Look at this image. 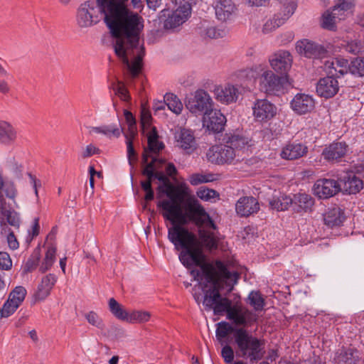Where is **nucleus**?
Here are the masks:
<instances>
[{
  "mask_svg": "<svg viewBox=\"0 0 364 364\" xmlns=\"http://www.w3.org/2000/svg\"><path fill=\"white\" fill-rule=\"evenodd\" d=\"M128 0H96L99 11L116 38L115 54L127 67L132 80L141 72L145 49L139 46V34L143 28L141 18L130 11L126 4Z\"/></svg>",
  "mask_w": 364,
  "mask_h": 364,
  "instance_id": "obj_1",
  "label": "nucleus"
},
{
  "mask_svg": "<svg viewBox=\"0 0 364 364\" xmlns=\"http://www.w3.org/2000/svg\"><path fill=\"white\" fill-rule=\"evenodd\" d=\"M157 191L159 194H164L168 198L157 203L164 220L171 224L179 222L181 224L191 223L199 227L208 225L215 228L214 220L199 200L194 196H188L189 188L186 183L176 186L168 180L161 183L157 187Z\"/></svg>",
  "mask_w": 364,
  "mask_h": 364,
  "instance_id": "obj_2",
  "label": "nucleus"
},
{
  "mask_svg": "<svg viewBox=\"0 0 364 364\" xmlns=\"http://www.w3.org/2000/svg\"><path fill=\"white\" fill-rule=\"evenodd\" d=\"M188 225L179 222L172 224L168 230V239L177 250L181 249L179 260L184 267L190 269L201 265L205 262V257L197 236L185 227Z\"/></svg>",
  "mask_w": 364,
  "mask_h": 364,
  "instance_id": "obj_3",
  "label": "nucleus"
},
{
  "mask_svg": "<svg viewBox=\"0 0 364 364\" xmlns=\"http://www.w3.org/2000/svg\"><path fill=\"white\" fill-rule=\"evenodd\" d=\"M220 290V287H210L204 291L203 304L206 311L213 310L215 315L226 313L228 319L237 326H251L257 321L256 315L252 311L238 305L232 306V301L223 297Z\"/></svg>",
  "mask_w": 364,
  "mask_h": 364,
  "instance_id": "obj_4",
  "label": "nucleus"
},
{
  "mask_svg": "<svg viewBox=\"0 0 364 364\" xmlns=\"http://www.w3.org/2000/svg\"><path fill=\"white\" fill-rule=\"evenodd\" d=\"M235 343L238 356L250 363H256L264 358L265 340L254 336L245 328H237L235 330Z\"/></svg>",
  "mask_w": 364,
  "mask_h": 364,
  "instance_id": "obj_5",
  "label": "nucleus"
},
{
  "mask_svg": "<svg viewBox=\"0 0 364 364\" xmlns=\"http://www.w3.org/2000/svg\"><path fill=\"white\" fill-rule=\"evenodd\" d=\"M186 108L196 115H204L213 108V102L210 95L204 90H197L186 98Z\"/></svg>",
  "mask_w": 364,
  "mask_h": 364,
  "instance_id": "obj_6",
  "label": "nucleus"
},
{
  "mask_svg": "<svg viewBox=\"0 0 364 364\" xmlns=\"http://www.w3.org/2000/svg\"><path fill=\"white\" fill-rule=\"evenodd\" d=\"M353 6V0H337L333 6L332 11H326L322 16L321 26L329 31H335L336 28V19L339 21L344 18V13Z\"/></svg>",
  "mask_w": 364,
  "mask_h": 364,
  "instance_id": "obj_7",
  "label": "nucleus"
},
{
  "mask_svg": "<svg viewBox=\"0 0 364 364\" xmlns=\"http://www.w3.org/2000/svg\"><path fill=\"white\" fill-rule=\"evenodd\" d=\"M287 77L279 76L270 70L265 71L260 77V90L267 95H279L284 92V85L287 83Z\"/></svg>",
  "mask_w": 364,
  "mask_h": 364,
  "instance_id": "obj_8",
  "label": "nucleus"
},
{
  "mask_svg": "<svg viewBox=\"0 0 364 364\" xmlns=\"http://www.w3.org/2000/svg\"><path fill=\"white\" fill-rule=\"evenodd\" d=\"M313 192L320 199H328L341 192V184L339 180L319 178L313 186Z\"/></svg>",
  "mask_w": 364,
  "mask_h": 364,
  "instance_id": "obj_9",
  "label": "nucleus"
},
{
  "mask_svg": "<svg viewBox=\"0 0 364 364\" xmlns=\"http://www.w3.org/2000/svg\"><path fill=\"white\" fill-rule=\"evenodd\" d=\"M237 155V152L227 144H221L211 146L207 151L208 161L215 164H230Z\"/></svg>",
  "mask_w": 364,
  "mask_h": 364,
  "instance_id": "obj_10",
  "label": "nucleus"
},
{
  "mask_svg": "<svg viewBox=\"0 0 364 364\" xmlns=\"http://www.w3.org/2000/svg\"><path fill=\"white\" fill-rule=\"evenodd\" d=\"M296 52L308 58H323L327 56L326 48L317 43L309 39L299 40L296 43Z\"/></svg>",
  "mask_w": 364,
  "mask_h": 364,
  "instance_id": "obj_11",
  "label": "nucleus"
},
{
  "mask_svg": "<svg viewBox=\"0 0 364 364\" xmlns=\"http://www.w3.org/2000/svg\"><path fill=\"white\" fill-rule=\"evenodd\" d=\"M94 1H87L82 4L77 13V23L81 28H87L96 24L100 21Z\"/></svg>",
  "mask_w": 364,
  "mask_h": 364,
  "instance_id": "obj_12",
  "label": "nucleus"
},
{
  "mask_svg": "<svg viewBox=\"0 0 364 364\" xmlns=\"http://www.w3.org/2000/svg\"><path fill=\"white\" fill-rule=\"evenodd\" d=\"M227 119L220 110L213 108L203 116V124L207 130L213 134H219L224 130Z\"/></svg>",
  "mask_w": 364,
  "mask_h": 364,
  "instance_id": "obj_13",
  "label": "nucleus"
},
{
  "mask_svg": "<svg viewBox=\"0 0 364 364\" xmlns=\"http://www.w3.org/2000/svg\"><path fill=\"white\" fill-rule=\"evenodd\" d=\"M348 149L345 141H333L323 148L321 156L330 164L338 163L346 155Z\"/></svg>",
  "mask_w": 364,
  "mask_h": 364,
  "instance_id": "obj_14",
  "label": "nucleus"
},
{
  "mask_svg": "<svg viewBox=\"0 0 364 364\" xmlns=\"http://www.w3.org/2000/svg\"><path fill=\"white\" fill-rule=\"evenodd\" d=\"M221 142L238 152L249 144V139L244 134L242 129H230L221 135Z\"/></svg>",
  "mask_w": 364,
  "mask_h": 364,
  "instance_id": "obj_15",
  "label": "nucleus"
},
{
  "mask_svg": "<svg viewBox=\"0 0 364 364\" xmlns=\"http://www.w3.org/2000/svg\"><path fill=\"white\" fill-rule=\"evenodd\" d=\"M252 110L255 119L260 122L270 120L277 114L276 106L266 99L257 100L254 103Z\"/></svg>",
  "mask_w": 364,
  "mask_h": 364,
  "instance_id": "obj_16",
  "label": "nucleus"
},
{
  "mask_svg": "<svg viewBox=\"0 0 364 364\" xmlns=\"http://www.w3.org/2000/svg\"><path fill=\"white\" fill-rule=\"evenodd\" d=\"M338 180L341 184V192L344 194H356L363 188V180L352 171L344 172Z\"/></svg>",
  "mask_w": 364,
  "mask_h": 364,
  "instance_id": "obj_17",
  "label": "nucleus"
},
{
  "mask_svg": "<svg viewBox=\"0 0 364 364\" xmlns=\"http://www.w3.org/2000/svg\"><path fill=\"white\" fill-rule=\"evenodd\" d=\"M291 108L298 114L311 112L315 107V101L312 96L304 93H298L291 100Z\"/></svg>",
  "mask_w": 364,
  "mask_h": 364,
  "instance_id": "obj_18",
  "label": "nucleus"
},
{
  "mask_svg": "<svg viewBox=\"0 0 364 364\" xmlns=\"http://www.w3.org/2000/svg\"><path fill=\"white\" fill-rule=\"evenodd\" d=\"M339 90V85L337 80L329 75L321 78L316 83V92L320 97L326 99L335 96Z\"/></svg>",
  "mask_w": 364,
  "mask_h": 364,
  "instance_id": "obj_19",
  "label": "nucleus"
},
{
  "mask_svg": "<svg viewBox=\"0 0 364 364\" xmlns=\"http://www.w3.org/2000/svg\"><path fill=\"white\" fill-rule=\"evenodd\" d=\"M348 68V60L336 58L332 60H326L323 65V70L326 75H329L337 80L349 73Z\"/></svg>",
  "mask_w": 364,
  "mask_h": 364,
  "instance_id": "obj_20",
  "label": "nucleus"
},
{
  "mask_svg": "<svg viewBox=\"0 0 364 364\" xmlns=\"http://www.w3.org/2000/svg\"><path fill=\"white\" fill-rule=\"evenodd\" d=\"M291 200V209L297 213L311 212L315 203V199L306 193L294 194Z\"/></svg>",
  "mask_w": 364,
  "mask_h": 364,
  "instance_id": "obj_21",
  "label": "nucleus"
},
{
  "mask_svg": "<svg viewBox=\"0 0 364 364\" xmlns=\"http://www.w3.org/2000/svg\"><path fill=\"white\" fill-rule=\"evenodd\" d=\"M162 12L164 16L167 15V18L164 21V28L166 29H171L179 26L188 18L191 14V11L188 9L183 10L176 7L171 12L165 10Z\"/></svg>",
  "mask_w": 364,
  "mask_h": 364,
  "instance_id": "obj_22",
  "label": "nucleus"
},
{
  "mask_svg": "<svg viewBox=\"0 0 364 364\" xmlns=\"http://www.w3.org/2000/svg\"><path fill=\"white\" fill-rule=\"evenodd\" d=\"M292 63V58L289 51L280 50L275 53L270 60L271 67L282 76L287 75Z\"/></svg>",
  "mask_w": 364,
  "mask_h": 364,
  "instance_id": "obj_23",
  "label": "nucleus"
},
{
  "mask_svg": "<svg viewBox=\"0 0 364 364\" xmlns=\"http://www.w3.org/2000/svg\"><path fill=\"white\" fill-rule=\"evenodd\" d=\"M177 146L184 150L187 154H191L197 148V143L193 134L191 129L183 128L175 136Z\"/></svg>",
  "mask_w": 364,
  "mask_h": 364,
  "instance_id": "obj_24",
  "label": "nucleus"
},
{
  "mask_svg": "<svg viewBox=\"0 0 364 364\" xmlns=\"http://www.w3.org/2000/svg\"><path fill=\"white\" fill-rule=\"evenodd\" d=\"M237 213L241 217H248L257 213L259 210V204L257 200L252 196L240 198L235 205Z\"/></svg>",
  "mask_w": 364,
  "mask_h": 364,
  "instance_id": "obj_25",
  "label": "nucleus"
},
{
  "mask_svg": "<svg viewBox=\"0 0 364 364\" xmlns=\"http://www.w3.org/2000/svg\"><path fill=\"white\" fill-rule=\"evenodd\" d=\"M308 153V147L303 143L289 142L283 147L280 156L287 160H296L305 156Z\"/></svg>",
  "mask_w": 364,
  "mask_h": 364,
  "instance_id": "obj_26",
  "label": "nucleus"
},
{
  "mask_svg": "<svg viewBox=\"0 0 364 364\" xmlns=\"http://www.w3.org/2000/svg\"><path fill=\"white\" fill-rule=\"evenodd\" d=\"M198 267L201 269L202 280L204 279L201 283L203 292L205 290L208 289V284H210V287H215L216 288L220 287L219 281L216 278L217 271L212 264L205 262Z\"/></svg>",
  "mask_w": 364,
  "mask_h": 364,
  "instance_id": "obj_27",
  "label": "nucleus"
},
{
  "mask_svg": "<svg viewBox=\"0 0 364 364\" xmlns=\"http://www.w3.org/2000/svg\"><path fill=\"white\" fill-rule=\"evenodd\" d=\"M214 93L218 101L225 105H229L236 102L239 92L236 87L228 84L225 87H216Z\"/></svg>",
  "mask_w": 364,
  "mask_h": 364,
  "instance_id": "obj_28",
  "label": "nucleus"
},
{
  "mask_svg": "<svg viewBox=\"0 0 364 364\" xmlns=\"http://www.w3.org/2000/svg\"><path fill=\"white\" fill-rule=\"evenodd\" d=\"M346 218L344 209L339 206L329 208L323 215L325 225L331 228L342 225Z\"/></svg>",
  "mask_w": 364,
  "mask_h": 364,
  "instance_id": "obj_29",
  "label": "nucleus"
},
{
  "mask_svg": "<svg viewBox=\"0 0 364 364\" xmlns=\"http://www.w3.org/2000/svg\"><path fill=\"white\" fill-rule=\"evenodd\" d=\"M216 18L221 21L228 20L236 9L232 0H218L215 4Z\"/></svg>",
  "mask_w": 364,
  "mask_h": 364,
  "instance_id": "obj_30",
  "label": "nucleus"
},
{
  "mask_svg": "<svg viewBox=\"0 0 364 364\" xmlns=\"http://www.w3.org/2000/svg\"><path fill=\"white\" fill-rule=\"evenodd\" d=\"M56 282L54 274H49L42 278L41 282L38 286L35 293V299L38 301L44 300L50 293V290Z\"/></svg>",
  "mask_w": 364,
  "mask_h": 364,
  "instance_id": "obj_31",
  "label": "nucleus"
},
{
  "mask_svg": "<svg viewBox=\"0 0 364 364\" xmlns=\"http://www.w3.org/2000/svg\"><path fill=\"white\" fill-rule=\"evenodd\" d=\"M215 228H213L208 225H203L200 227L196 225L198 228V232L199 238L200 239L201 242H203V244L204 245L205 248H207L209 250L218 249V240H217L216 237H215L213 232H209V231L205 230V228L212 229L213 230H217L218 227L215 223Z\"/></svg>",
  "mask_w": 364,
  "mask_h": 364,
  "instance_id": "obj_32",
  "label": "nucleus"
},
{
  "mask_svg": "<svg viewBox=\"0 0 364 364\" xmlns=\"http://www.w3.org/2000/svg\"><path fill=\"white\" fill-rule=\"evenodd\" d=\"M123 130L124 128L122 127L119 121L118 124L90 127V133L102 134L109 138L112 136L118 138L122 132H123Z\"/></svg>",
  "mask_w": 364,
  "mask_h": 364,
  "instance_id": "obj_33",
  "label": "nucleus"
},
{
  "mask_svg": "<svg viewBox=\"0 0 364 364\" xmlns=\"http://www.w3.org/2000/svg\"><path fill=\"white\" fill-rule=\"evenodd\" d=\"M141 174L146 176V180L140 182L141 189L146 193L144 200L147 202L154 198V191L152 188V182L155 178V171H141Z\"/></svg>",
  "mask_w": 364,
  "mask_h": 364,
  "instance_id": "obj_34",
  "label": "nucleus"
},
{
  "mask_svg": "<svg viewBox=\"0 0 364 364\" xmlns=\"http://www.w3.org/2000/svg\"><path fill=\"white\" fill-rule=\"evenodd\" d=\"M16 138V131L8 122H0V142L9 144L14 141Z\"/></svg>",
  "mask_w": 364,
  "mask_h": 364,
  "instance_id": "obj_35",
  "label": "nucleus"
},
{
  "mask_svg": "<svg viewBox=\"0 0 364 364\" xmlns=\"http://www.w3.org/2000/svg\"><path fill=\"white\" fill-rule=\"evenodd\" d=\"M355 348L342 347L336 353L335 360L338 364H355L354 353Z\"/></svg>",
  "mask_w": 364,
  "mask_h": 364,
  "instance_id": "obj_36",
  "label": "nucleus"
},
{
  "mask_svg": "<svg viewBox=\"0 0 364 364\" xmlns=\"http://www.w3.org/2000/svg\"><path fill=\"white\" fill-rule=\"evenodd\" d=\"M165 147L163 142L159 141V134L155 127L151 128V130L148 134V153L157 154Z\"/></svg>",
  "mask_w": 364,
  "mask_h": 364,
  "instance_id": "obj_37",
  "label": "nucleus"
},
{
  "mask_svg": "<svg viewBox=\"0 0 364 364\" xmlns=\"http://www.w3.org/2000/svg\"><path fill=\"white\" fill-rule=\"evenodd\" d=\"M150 157L151 155L148 153L147 149H144L142 154V164L144 165V167L142 171H157L159 170V166H157V163L161 165H164L166 163L165 159L156 156H151V161L148 162Z\"/></svg>",
  "mask_w": 364,
  "mask_h": 364,
  "instance_id": "obj_38",
  "label": "nucleus"
},
{
  "mask_svg": "<svg viewBox=\"0 0 364 364\" xmlns=\"http://www.w3.org/2000/svg\"><path fill=\"white\" fill-rule=\"evenodd\" d=\"M109 309L112 314L119 320L125 321L128 318L129 313L114 298H110L108 301Z\"/></svg>",
  "mask_w": 364,
  "mask_h": 364,
  "instance_id": "obj_39",
  "label": "nucleus"
},
{
  "mask_svg": "<svg viewBox=\"0 0 364 364\" xmlns=\"http://www.w3.org/2000/svg\"><path fill=\"white\" fill-rule=\"evenodd\" d=\"M349 73L355 77H364V57L354 58L350 63L348 62Z\"/></svg>",
  "mask_w": 364,
  "mask_h": 364,
  "instance_id": "obj_40",
  "label": "nucleus"
},
{
  "mask_svg": "<svg viewBox=\"0 0 364 364\" xmlns=\"http://www.w3.org/2000/svg\"><path fill=\"white\" fill-rule=\"evenodd\" d=\"M168 108L176 114H179L183 109V105L178 97L173 93H167L164 96Z\"/></svg>",
  "mask_w": 364,
  "mask_h": 364,
  "instance_id": "obj_41",
  "label": "nucleus"
},
{
  "mask_svg": "<svg viewBox=\"0 0 364 364\" xmlns=\"http://www.w3.org/2000/svg\"><path fill=\"white\" fill-rule=\"evenodd\" d=\"M296 4L294 1L289 2L284 7V14L283 17L278 16L274 17V27H279L282 25L295 11Z\"/></svg>",
  "mask_w": 364,
  "mask_h": 364,
  "instance_id": "obj_42",
  "label": "nucleus"
},
{
  "mask_svg": "<svg viewBox=\"0 0 364 364\" xmlns=\"http://www.w3.org/2000/svg\"><path fill=\"white\" fill-rule=\"evenodd\" d=\"M41 258L40 250L36 249L31 256L28 259L26 262L23 269V274H27L28 272H31L33 269H35L38 265L39 261Z\"/></svg>",
  "mask_w": 364,
  "mask_h": 364,
  "instance_id": "obj_43",
  "label": "nucleus"
},
{
  "mask_svg": "<svg viewBox=\"0 0 364 364\" xmlns=\"http://www.w3.org/2000/svg\"><path fill=\"white\" fill-rule=\"evenodd\" d=\"M249 304L255 311H261L264 306V299L259 291H252L248 296Z\"/></svg>",
  "mask_w": 364,
  "mask_h": 364,
  "instance_id": "obj_44",
  "label": "nucleus"
},
{
  "mask_svg": "<svg viewBox=\"0 0 364 364\" xmlns=\"http://www.w3.org/2000/svg\"><path fill=\"white\" fill-rule=\"evenodd\" d=\"M291 200L290 196H282L281 198L272 200L269 202L270 206L278 211H284L289 207L291 208Z\"/></svg>",
  "mask_w": 364,
  "mask_h": 364,
  "instance_id": "obj_45",
  "label": "nucleus"
},
{
  "mask_svg": "<svg viewBox=\"0 0 364 364\" xmlns=\"http://www.w3.org/2000/svg\"><path fill=\"white\" fill-rule=\"evenodd\" d=\"M218 327L215 331L216 337L218 340L225 338L230 333H234L236 328L226 321H221L217 324Z\"/></svg>",
  "mask_w": 364,
  "mask_h": 364,
  "instance_id": "obj_46",
  "label": "nucleus"
},
{
  "mask_svg": "<svg viewBox=\"0 0 364 364\" xmlns=\"http://www.w3.org/2000/svg\"><path fill=\"white\" fill-rule=\"evenodd\" d=\"M26 295V289L22 286H18L9 294V299L20 306L25 299Z\"/></svg>",
  "mask_w": 364,
  "mask_h": 364,
  "instance_id": "obj_47",
  "label": "nucleus"
},
{
  "mask_svg": "<svg viewBox=\"0 0 364 364\" xmlns=\"http://www.w3.org/2000/svg\"><path fill=\"white\" fill-rule=\"evenodd\" d=\"M150 314L148 311H134L132 313H129L127 322L129 323H144L149 320Z\"/></svg>",
  "mask_w": 364,
  "mask_h": 364,
  "instance_id": "obj_48",
  "label": "nucleus"
},
{
  "mask_svg": "<svg viewBox=\"0 0 364 364\" xmlns=\"http://www.w3.org/2000/svg\"><path fill=\"white\" fill-rule=\"evenodd\" d=\"M341 46L346 52L353 55L358 54L362 50V43L357 40L343 41Z\"/></svg>",
  "mask_w": 364,
  "mask_h": 364,
  "instance_id": "obj_49",
  "label": "nucleus"
},
{
  "mask_svg": "<svg viewBox=\"0 0 364 364\" xmlns=\"http://www.w3.org/2000/svg\"><path fill=\"white\" fill-rule=\"evenodd\" d=\"M196 195L198 198L205 201H208L219 197V193L216 191L204 186L200 187L198 190Z\"/></svg>",
  "mask_w": 364,
  "mask_h": 364,
  "instance_id": "obj_50",
  "label": "nucleus"
},
{
  "mask_svg": "<svg viewBox=\"0 0 364 364\" xmlns=\"http://www.w3.org/2000/svg\"><path fill=\"white\" fill-rule=\"evenodd\" d=\"M85 318L87 319V322L91 324L93 326H95L96 328L104 330L105 328V325L102 321V319L98 316V314L91 311L85 314Z\"/></svg>",
  "mask_w": 364,
  "mask_h": 364,
  "instance_id": "obj_51",
  "label": "nucleus"
},
{
  "mask_svg": "<svg viewBox=\"0 0 364 364\" xmlns=\"http://www.w3.org/2000/svg\"><path fill=\"white\" fill-rule=\"evenodd\" d=\"M118 86L114 87V84L112 85V89L115 92V95H117L120 99L125 102H129L131 100V96L128 90L124 87L121 81H118Z\"/></svg>",
  "mask_w": 364,
  "mask_h": 364,
  "instance_id": "obj_52",
  "label": "nucleus"
},
{
  "mask_svg": "<svg viewBox=\"0 0 364 364\" xmlns=\"http://www.w3.org/2000/svg\"><path fill=\"white\" fill-rule=\"evenodd\" d=\"M239 274L237 272H230L229 269L226 271L220 277L226 281L227 285L230 286L229 291L233 289L234 284H237L239 279Z\"/></svg>",
  "mask_w": 364,
  "mask_h": 364,
  "instance_id": "obj_53",
  "label": "nucleus"
},
{
  "mask_svg": "<svg viewBox=\"0 0 364 364\" xmlns=\"http://www.w3.org/2000/svg\"><path fill=\"white\" fill-rule=\"evenodd\" d=\"M239 274L237 272H230L229 269L226 271L220 277L226 281L227 285L230 286L229 291L233 289L234 284H237L239 279Z\"/></svg>",
  "mask_w": 364,
  "mask_h": 364,
  "instance_id": "obj_54",
  "label": "nucleus"
},
{
  "mask_svg": "<svg viewBox=\"0 0 364 364\" xmlns=\"http://www.w3.org/2000/svg\"><path fill=\"white\" fill-rule=\"evenodd\" d=\"M18 307L19 306L18 304H16L8 299L1 308L4 318H7L12 315Z\"/></svg>",
  "mask_w": 364,
  "mask_h": 364,
  "instance_id": "obj_55",
  "label": "nucleus"
},
{
  "mask_svg": "<svg viewBox=\"0 0 364 364\" xmlns=\"http://www.w3.org/2000/svg\"><path fill=\"white\" fill-rule=\"evenodd\" d=\"M221 356L225 363H231L234 360V350L229 345H225L221 350Z\"/></svg>",
  "mask_w": 364,
  "mask_h": 364,
  "instance_id": "obj_56",
  "label": "nucleus"
},
{
  "mask_svg": "<svg viewBox=\"0 0 364 364\" xmlns=\"http://www.w3.org/2000/svg\"><path fill=\"white\" fill-rule=\"evenodd\" d=\"M211 181L212 179L208 178L207 176L200 173H193L189 178V182L192 186H198Z\"/></svg>",
  "mask_w": 364,
  "mask_h": 364,
  "instance_id": "obj_57",
  "label": "nucleus"
},
{
  "mask_svg": "<svg viewBox=\"0 0 364 364\" xmlns=\"http://www.w3.org/2000/svg\"><path fill=\"white\" fill-rule=\"evenodd\" d=\"M12 266V261L9 255L4 252H0V268L9 270Z\"/></svg>",
  "mask_w": 364,
  "mask_h": 364,
  "instance_id": "obj_58",
  "label": "nucleus"
},
{
  "mask_svg": "<svg viewBox=\"0 0 364 364\" xmlns=\"http://www.w3.org/2000/svg\"><path fill=\"white\" fill-rule=\"evenodd\" d=\"M56 247L50 246L48 248L44 258V262L47 263L48 266H53L55 260Z\"/></svg>",
  "mask_w": 364,
  "mask_h": 364,
  "instance_id": "obj_59",
  "label": "nucleus"
},
{
  "mask_svg": "<svg viewBox=\"0 0 364 364\" xmlns=\"http://www.w3.org/2000/svg\"><path fill=\"white\" fill-rule=\"evenodd\" d=\"M171 1L174 4L175 7L183 10L188 9L191 11V6L195 0H171Z\"/></svg>",
  "mask_w": 364,
  "mask_h": 364,
  "instance_id": "obj_60",
  "label": "nucleus"
},
{
  "mask_svg": "<svg viewBox=\"0 0 364 364\" xmlns=\"http://www.w3.org/2000/svg\"><path fill=\"white\" fill-rule=\"evenodd\" d=\"M6 220L10 225L16 228L20 226V218L16 212H9L6 215Z\"/></svg>",
  "mask_w": 364,
  "mask_h": 364,
  "instance_id": "obj_61",
  "label": "nucleus"
},
{
  "mask_svg": "<svg viewBox=\"0 0 364 364\" xmlns=\"http://www.w3.org/2000/svg\"><path fill=\"white\" fill-rule=\"evenodd\" d=\"M100 149L92 144H89L86 146L85 149L82 153V157L83 159L92 156L93 154H98Z\"/></svg>",
  "mask_w": 364,
  "mask_h": 364,
  "instance_id": "obj_62",
  "label": "nucleus"
},
{
  "mask_svg": "<svg viewBox=\"0 0 364 364\" xmlns=\"http://www.w3.org/2000/svg\"><path fill=\"white\" fill-rule=\"evenodd\" d=\"M9 247L12 250H16L19 247V243L13 231H10L7 236Z\"/></svg>",
  "mask_w": 364,
  "mask_h": 364,
  "instance_id": "obj_63",
  "label": "nucleus"
},
{
  "mask_svg": "<svg viewBox=\"0 0 364 364\" xmlns=\"http://www.w3.org/2000/svg\"><path fill=\"white\" fill-rule=\"evenodd\" d=\"M203 36L210 38H217L220 36V33L215 27L211 26L203 31Z\"/></svg>",
  "mask_w": 364,
  "mask_h": 364,
  "instance_id": "obj_64",
  "label": "nucleus"
}]
</instances>
